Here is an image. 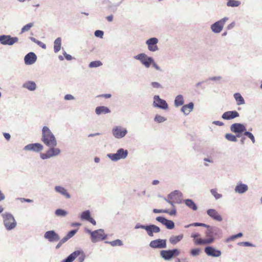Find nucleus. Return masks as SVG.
<instances>
[{
    "label": "nucleus",
    "instance_id": "nucleus-1",
    "mask_svg": "<svg viewBox=\"0 0 262 262\" xmlns=\"http://www.w3.org/2000/svg\"><path fill=\"white\" fill-rule=\"evenodd\" d=\"M206 238H201L195 240V245H209L213 243L216 237H221L222 235V232L221 229L216 226H209L205 231Z\"/></svg>",
    "mask_w": 262,
    "mask_h": 262
},
{
    "label": "nucleus",
    "instance_id": "nucleus-2",
    "mask_svg": "<svg viewBox=\"0 0 262 262\" xmlns=\"http://www.w3.org/2000/svg\"><path fill=\"white\" fill-rule=\"evenodd\" d=\"M41 141L47 146H57V144L54 135L47 126H44L42 128Z\"/></svg>",
    "mask_w": 262,
    "mask_h": 262
},
{
    "label": "nucleus",
    "instance_id": "nucleus-3",
    "mask_svg": "<svg viewBox=\"0 0 262 262\" xmlns=\"http://www.w3.org/2000/svg\"><path fill=\"white\" fill-rule=\"evenodd\" d=\"M134 58L139 60L141 63L146 68H149L151 65L155 68L156 70L162 72L160 67L155 62L151 57L148 56L145 53H140L134 56Z\"/></svg>",
    "mask_w": 262,
    "mask_h": 262
},
{
    "label": "nucleus",
    "instance_id": "nucleus-4",
    "mask_svg": "<svg viewBox=\"0 0 262 262\" xmlns=\"http://www.w3.org/2000/svg\"><path fill=\"white\" fill-rule=\"evenodd\" d=\"M3 217L4 226L7 230H11L16 226V222L12 214L6 212L3 214Z\"/></svg>",
    "mask_w": 262,
    "mask_h": 262
},
{
    "label": "nucleus",
    "instance_id": "nucleus-5",
    "mask_svg": "<svg viewBox=\"0 0 262 262\" xmlns=\"http://www.w3.org/2000/svg\"><path fill=\"white\" fill-rule=\"evenodd\" d=\"M135 229H142L145 230L149 236H153L154 233H158L161 231L160 228L158 226L154 224L144 225L138 223L135 226Z\"/></svg>",
    "mask_w": 262,
    "mask_h": 262
},
{
    "label": "nucleus",
    "instance_id": "nucleus-6",
    "mask_svg": "<svg viewBox=\"0 0 262 262\" xmlns=\"http://www.w3.org/2000/svg\"><path fill=\"white\" fill-rule=\"evenodd\" d=\"M56 146H48L49 149L45 153L40 154V158L42 160H46L58 156L60 154L61 150L59 148H56Z\"/></svg>",
    "mask_w": 262,
    "mask_h": 262
},
{
    "label": "nucleus",
    "instance_id": "nucleus-7",
    "mask_svg": "<svg viewBox=\"0 0 262 262\" xmlns=\"http://www.w3.org/2000/svg\"><path fill=\"white\" fill-rule=\"evenodd\" d=\"M128 154V152L127 149L121 148L117 150L116 153L108 154L107 157L113 161H117L120 159H125Z\"/></svg>",
    "mask_w": 262,
    "mask_h": 262
},
{
    "label": "nucleus",
    "instance_id": "nucleus-8",
    "mask_svg": "<svg viewBox=\"0 0 262 262\" xmlns=\"http://www.w3.org/2000/svg\"><path fill=\"white\" fill-rule=\"evenodd\" d=\"M180 251L178 249H173L168 250H161L160 251L161 256L165 260H170L172 258L178 256Z\"/></svg>",
    "mask_w": 262,
    "mask_h": 262
},
{
    "label": "nucleus",
    "instance_id": "nucleus-9",
    "mask_svg": "<svg viewBox=\"0 0 262 262\" xmlns=\"http://www.w3.org/2000/svg\"><path fill=\"white\" fill-rule=\"evenodd\" d=\"M228 19V17H225L216 21L210 26L211 30L214 33H220L222 31L224 25Z\"/></svg>",
    "mask_w": 262,
    "mask_h": 262
},
{
    "label": "nucleus",
    "instance_id": "nucleus-10",
    "mask_svg": "<svg viewBox=\"0 0 262 262\" xmlns=\"http://www.w3.org/2000/svg\"><path fill=\"white\" fill-rule=\"evenodd\" d=\"M230 130L237 135V137L239 138L242 134L246 130V128L244 124L240 123H235L231 125L230 127Z\"/></svg>",
    "mask_w": 262,
    "mask_h": 262
},
{
    "label": "nucleus",
    "instance_id": "nucleus-11",
    "mask_svg": "<svg viewBox=\"0 0 262 262\" xmlns=\"http://www.w3.org/2000/svg\"><path fill=\"white\" fill-rule=\"evenodd\" d=\"M18 41L17 37H12L9 35H0V43L3 45L12 46Z\"/></svg>",
    "mask_w": 262,
    "mask_h": 262
},
{
    "label": "nucleus",
    "instance_id": "nucleus-12",
    "mask_svg": "<svg viewBox=\"0 0 262 262\" xmlns=\"http://www.w3.org/2000/svg\"><path fill=\"white\" fill-rule=\"evenodd\" d=\"M127 133V130L126 128L122 127L121 126H115L112 129V134L113 136L117 139H121L124 137Z\"/></svg>",
    "mask_w": 262,
    "mask_h": 262
},
{
    "label": "nucleus",
    "instance_id": "nucleus-13",
    "mask_svg": "<svg viewBox=\"0 0 262 262\" xmlns=\"http://www.w3.org/2000/svg\"><path fill=\"white\" fill-rule=\"evenodd\" d=\"M106 237L107 235L104 233V230L101 229L95 230L92 232V242L93 243L104 240Z\"/></svg>",
    "mask_w": 262,
    "mask_h": 262
},
{
    "label": "nucleus",
    "instance_id": "nucleus-14",
    "mask_svg": "<svg viewBox=\"0 0 262 262\" xmlns=\"http://www.w3.org/2000/svg\"><path fill=\"white\" fill-rule=\"evenodd\" d=\"M153 106L154 107L166 110L168 106L166 101L160 98L159 95H155L154 97Z\"/></svg>",
    "mask_w": 262,
    "mask_h": 262
},
{
    "label": "nucleus",
    "instance_id": "nucleus-15",
    "mask_svg": "<svg viewBox=\"0 0 262 262\" xmlns=\"http://www.w3.org/2000/svg\"><path fill=\"white\" fill-rule=\"evenodd\" d=\"M183 196V193L179 190H174L170 193L167 198L169 200L174 201L176 204H180L182 202V198Z\"/></svg>",
    "mask_w": 262,
    "mask_h": 262
},
{
    "label": "nucleus",
    "instance_id": "nucleus-16",
    "mask_svg": "<svg viewBox=\"0 0 262 262\" xmlns=\"http://www.w3.org/2000/svg\"><path fill=\"white\" fill-rule=\"evenodd\" d=\"M204 252L208 256L219 257L221 255L222 252L220 250L216 249L213 246H207L204 248Z\"/></svg>",
    "mask_w": 262,
    "mask_h": 262
},
{
    "label": "nucleus",
    "instance_id": "nucleus-17",
    "mask_svg": "<svg viewBox=\"0 0 262 262\" xmlns=\"http://www.w3.org/2000/svg\"><path fill=\"white\" fill-rule=\"evenodd\" d=\"M43 148V146L41 144L39 143H30L26 145L24 148V150L39 152L42 150Z\"/></svg>",
    "mask_w": 262,
    "mask_h": 262
},
{
    "label": "nucleus",
    "instance_id": "nucleus-18",
    "mask_svg": "<svg viewBox=\"0 0 262 262\" xmlns=\"http://www.w3.org/2000/svg\"><path fill=\"white\" fill-rule=\"evenodd\" d=\"M149 246L155 249L166 248V240L160 238L153 240L149 243Z\"/></svg>",
    "mask_w": 262,
    "mask_h": 262
},
{
    "label": "nucleus",
    "instance_id": "nucleus-19",
    "mask_svg": "<svg viewBox=\"0 0 262 262\" xmlns=\"http://www.w3.org/2000/svg\"><path fill=\"white\" fill-rule=\"evenodd\" d=\"M45 238L48 239L51 243H54L59 240L58 234L54 230H50L45 232Z\"/></svg>",
    "mask_w": 262,
    "mask_h": 262
},
{
    "label": "nucleus",
    "instance_id": "nucleus-20",
    "mask_svg": "<svg viewBox=\"0 0 262 262\" xmlns=\"http://www.w3.org/2000/svg\"><path fill=\"white\" fill-rule=\"evenodd\" d=\"M158 39L156 37H151L146 41V44L148 46V49L151 52H156L159 50L157 46Z\"/></svg>",
    "mask_w": 262,
    "mask_h": 262
},
{
    "label": "nucleus",
    "instance_id": "nucleus-21",
    "mask_svg": "<svg viewBox=\"0 0 262 262\" xmlns=\"http://www.w3.org/2000/svg\"><path fill=\"white\" fill-rule=\"evenodd\" d=\"M156 220L165 226L168 229H172L174 227V223L172 221L169 220L163 216H158Z\"/></svg>",
    "mask_w": 262,
    "mask_h": 262
},
{
    "label": "nucleus",
    "instance_id": "nucleus-22",
    "mask_svg": "<svg viewBox=\"0 0 262 262\" xmlns=\"http://www.w3.org/2000/svg\"><path fill=\"white\" fill-rule=\"evenodd\" d=\"M37 60V56L33 52H29L24 57L25 63L26 65H32Z\"/></svg>",
    "mask_w": 262,
    "mask_h": 262
},
{
    "label": "nucleus",
    "instance_id": "nucleus-23",
    "mask_svg": "<svg viewBox=\"0 0 262 262\" xmlns=\"http://www.w3.org/2000/svg\"><path fill=\"white\" fill-rule=\"evenodd\" d=\"M239 116V113L236 111H227L223 114L222 118L224 120H231Z\"/></svg>",
    "mask_w": 262,
    "mask_h": 262
},
{
    "label": "nucleus",
    "instance_id": "nucleus-24",
    "mask_svg": "<svg viewBox=\"0 0 262 262\" xmlns=\"http://www.w3.org/2000/svg\"><path fill=\"white\" fill-rule=\"evenodd\" d=\"M207 214L212 219L218 222H221L223 219L219 212L214 209H209L207 210Z\"/></svg>",
    "mask_w": 262,
    "mask_h": 262
},
{
    "label": "nucleus",
    "instance_id": "nucleus-25",
    "mask_svg": "<svg viewBox=\"0 0 262 262\" xmlns=\"http://www.w3.org/2000/svg\"><path fill=\"white\" fill-rule=\"evenodd\" d=\"M54 190L56 192L61 194L67 199H70L71 198V195L68 192V190L61 186H55Z\"/></svg>",
    "mask_w": 262,
    "mask_h": 262
},
{
    "label": "nucleus",
    "instance_id": "nucleus-26",
    "mask_svg": "<svg viewBox=\"0 0 262 262\" xmlns=\"http://www.w3.org/2000/svg\"><path fill=\"white\" fill-rule=\"evenodd\" d=\"M248 189V186L245 184H243L242 182L237 183L235 186L234 191L236 193L239 194H243L245 193Z\"/></svg>",
    "mask_w": 262,
    "mask_h": 262
},
{
    "label": "nucleus",
    "instance_id": "nucleus-27",
    "mask_svg": "<svg viewBox=\"0 0 262 262\" xmlns=\"http://www.w3.org/2000/svg\"><path fill=\"white\" fill-rule=\"evenodd\" d=\"M81 252V250L75 251L70 254L67 258L62 260L61 262H73L77 256L80 255Z\"/></svg>",
    "mask_w": 262,
    "mask_h": 262
},
{
    "label": "nucleus",
    "instance_id": "nucleus-28",
    "mask_svg": "<svg viewBox=\"0 0 262 262\" xmlns=\"http://www.w3.org/2000/svg\"><path fill=\"white\" fill-rule=\"evenodd\" d=\"M194 103L192 102H189L187 104L183 105L181 111L185 115H188L193 109Z\"/></svg>",
    "mask_w": 262,
    "mask_h": 262
},
{
    "label": "nucleus",
    "instance_id": "nucleus-29",
    "mask_svg": "<svg viewBox=\"0 0 262 262\" xmlns=\"http://www.w3.org/2000/svg\"><path fill=\"white\" fill-rule=\"evenodd\" d=\"M22 87L30 91H34L36 90L37 85L33 81H27L23 83Z\"/></svg>",
    "mask_w": 262,
    "mask_h": 262
},
{
    "label": "nucleus",
    "instance_id": "nucleus-30",
    "mask_svg": "<svg viewBox=\"0 0 262 262\" xmlns=\"http://www.w3.org/2000/svg\"><path fill=\"white\" fill-rule=\"evenodd\" d=\"M95 113L97 115L102 114H106L111 113V111L108 107L105 106H97L95 108Z\"/></svg>",
    "mask_w": 262,
    "mask_h": 262
},
{
    "label": "nucleus",
    "instance_id": "nucleus-31",
    "mask_svg": "<svg viewBox=\"0 0 262 262\" xmlns=\"http://www.w3.org/2000/svg\"><path fill=\"white\" fill-rule=\"evenodd\" d=\"M184 103V97L182 95H177L174 100V105L175 107H178L182 106Z\"/></svg>",
    "mask_w": 262,
    "mask_h": 262
},
{
    "label": "nucleus",
    "instance_id": "nucleus-32",
    "mask_svg": "<svg viewBox=\"0 0 262 262\" xmlns=\"http://www.w3.org/2000/svg\"><path fill=\"white\" fill-rule=\"evenodd\" d=\"M233 97L236 101V104L237 105H244L245 104V101L239 93H236L233 95Z\"/></svg>",
    "mask_w": 262,
    "mask_h": 262
},
{
    "label": "nucleus",
    "instance_id": "nucleus-33",
    "mask_svg": "<svg viewBox=\"0 0 262 262\" xmlns=\"http://www.w3.org/2000/svg\"><path fill=\"white\" fill-rule=\"evenodd\" d=\"M184 202L189 208L192 209L194 211L197 210L198 207L192 200L189 199H186L184 200Z\"/></svg>",
    "mask_w": 262,
    "mask_h": 262
},
{
    "label": "nucleus",
    "instance_id": "nucleus-34",
    "mask_svg": "<svg viewBox=\"0 0 262 262\" xmlns=\"http://www.w3.org/2000/svg\"><path fill=\"white\" fill-rule=\"evenodd\" d=\"M61 39L60 37L56 38L54 42V50L55 53L59 52L61 48Z\"/></svg>",
    "mask_w": 262,
    "mask_h": 262
},
{
    "label": "nucleus",
    "instance_id": "nucleus-35",
    "mask_svg": "<svg viewBox=\"0 0 262 262\" xmlns=\"http://www.w3.org/2000/svg\"><path fill=\"white\" fill-rule=\"evenodd\" d=\"M183 235L180 234L177 236H173L170 237L169 242L172 245H176L182 239Z\"/></svg>",
    "mask_w": 262,
    "mask_h": 262
},
{
    "label": "nucleus",
    "instance_id": "nucleus-36",
    "mask_svg": "<svg viewBox=\"0 0 262 262\" xmlns=\"http://www.w3.org/2000/svg\"><path fill=\"white\" fill-rule=\"evenodd\" d=\"M105 243L108 244L113 247L121 246L123 245V242L119 239L111 242L106 241Z\"/></svg>",
    "mask_w": 262,
    "mask_h": 262
},
{
    "label": "nucleus",
    "instance_id": "nucleus-37",
    "mask_svg": "<svg viewBox=\"0 0 262 262\" xmlns=\"http://www.w3.org/2000/svg\"><path fill=\"white\" fill-rule=\"evenodd\" d=\"M80 217L82 220L88 221L91 217L90 211L89 210L83 211L81 214Z\"/></svg>",
    "mask_w": 262,
    "mask_h": 262
},
{
    "label": "nucleus",
    "instance_id": "nucleus-38",
    "mask_svg": "<svg viewBox=\"0 0 262 262\" xmlns=\"http://www.w3.org/2000/svg\"><path fill=\"white\" fill-rule=\"evenodd\" d=\"M55 214L57 216L64 217L68 214V212L64 209H57L55 210Z\"/></svg>",
    "mask_w": 262,
    "mask_h": 262
},
{
    "label": "nucleus",
    "instance_id": "nucleus-39",
    "mask_svg": "<svg viewBox=\"0 0 262 262\" xmlns=\"http://www.w3.org/2000/svg\"><path fill=\"white\" fill-rule=\"evenodd\" d=\"M34 26V23H29L25 26H24L21 29L20 34H23V33L25 32L29 31L30 29Z\"/></svg>",
    "mask_w": 262,
    "mask_h": 262
},
{
    "label": "nucleus",
    "instance_id": "nucleus-40",
    "mask_svg": "<svg viewBox=\"0 0 262 262\" xmlns=\"http://www.w3.org/2000/svg\"><path fill=\"white\" fill-rule=\"evenodd\" d=\"M237 138H238L237 135L235 136L231 134H226L225 135V138L229 141L236 142L237 141Z\"/></svg>",
    "mask_w": 262,
    "mask_h": 262
},
{
    "label": "nucleus",
    "instance_id": "nucleus-41",
    "mask_svg": "<svg viewBox=\"0 0 262 262\" xmlns=\"http://www.w3.org/2000/svg\"><path fill=\"white\" fill-rule=\"evenodd\" d=\"M241 5V2L237 1H229L227 3V6L228 7H238Z\"/></svg>",
    "mask_w": 262,
    "mask_h": 262
},
{
    "label": "nucleus",
    "instance_id": "nucleus-42",
    "mask_svg": "<svg viewBox=\"0 0 262 262\" xmlns=\"http://www.w3.org/2000/svg\"><path fill=\"white\" fill-rule=\"evenodd\" d=\"M210 193L212 195H213L216 200L220 199L222 197V195L221 194L217 192L216 189H211L210 190Z\"/></svg>",
    "mask_w": 262,
    "mask_h": 262
},
{
    "label": "nucleus",
    "instance_id": "nucleus-43",
    "mask_svg": "<svg viewBox=\"0 0 262 262\" xmlns=\"http://www.w3.org/2000/svg\"><path fill=\"white\" fill-rule=\"evenodd\" d=\"M244 135L249 138L253 143H255V139L254 135L249 131L246 130L244 133Z\"/></svg>",
    "mask_w": 262,
    "mask_h": 262
},
{
    "label": "nucleus",
    "instance_id": "nucleus-44",
    "mask_svg": "<svg viewBox=\"0 0 262 262\" xmlns=\"http://www.w3.org/2000/svg\"><path fill=\"white\" fill-rule=\"evenodd\" d=\"M166 118L160 116L159 115H156L154 118V121L158 123H162L166 120Z\"/></svg>",
    "mask_w": 262,
    "mask_h": 262
},
{
    "label": "nucleus",
    "instance_id": "nucleus-45",
    "mask_svg": "<svg viewBox=\"0 0 262 262\" xmlns=\"http://www.w3.org/2000/svg\"><path fill=\"white\" fill-rule=\"evenodd\" d=\"M102 65V63L101 61L97 60L94 61H92L89 64V67L91 68H97Z\"/></svg>",
    "mask_w": 262,
    "mask_h": 262
},
{
    "label": "nucleus",
    "instance_id": "nucleus-46",
    "mask_svg": "<svg viewBox=\"0 0 262 262\" xmlns=\"http://www.w3.org/2000/svg\"><path fill=\"white\" fill-rule=\"evenodd\" d=\"M201 251L200 248H194L190 250V254L192 256H196L199 255Z\"/></svg>",
    "mask_w": 262,
    "mask_h": 262
},
{
    "label": "nucleus",
    "instance_id": "nucleus-47",
    "mask_svg": "<svg viewBox=\"0 0 262 262\" xmlns=\"http://www.w3.org/2000/svg\"><path fill=\"white\" fill-rule=\"evenodd\" d=\"M104 34L103 31L101 30H96L94 32V35L95 36L97 37L102 38Z\"/></svg>",
    "mask_w": 262,
    "mask_h": 262
},
{
    "label": "nucleus",
    "instance_id": "nucleus-48",
    "mask_svg": "<svg viewBox=\"0 0 262 262\" xmlns=\"http://www.w3.org/2000/svg\"><path fill=\"white\" fill-rule=\"evenodd\" d=\"M77 229H73L71 231H70L67 234V236L69 237V238H71L77 232Z\"/></svg>",
    "mask_w": 262,
    "mask_h": 262
},
{
    "label": "nucleus",
    "instance_id": "nucleus-49",
    "mask_svg": "<svg viewBox=\"0 0 262 262\" xmlns=\"http://www.w3.org/2000/svg\"><path fill=\"white\" fill-rule=\"evenodd\" d=\"M151 85L155 89H161L162 88V85L157 82H152L151 83Z\"/></svg>",
    "mask_w": 262,
    "mask_h": 262
},
{
    "label": "nucleus",
    "instance_id": "nucleus-50",
    "mask_svg": "<svg viewBox=\"0 0 262 262\" xmlns=\"http://www.w3.org/2000/svg\"><path fill=\"white\" fill-rule=\"evenodd\" d=\"M193 226L197 227V226H200V227H204L205 228H207L209 225L205 224L204 223H193Z\"/></svg>",
    "mask_w": 262,
    "mask_h": 262
},
{
    "label": "nucleus",
    "instance_id": "nucleus-51",
    "mask_svg": "<svg viewBox=\"0 0 262 262\" xmlns=\"http://www.w3.org/2000/svg\"><path fill=\"white\" fill-rule=\"evenodd\" d=\"M64 99L66 100H72L75 99L74 97L71 94H67L64 96Z\"/></svg>",
    "mask_w": 262,
    "mask_h": 262
},
{
    "label": "nucleus",
    "instance_id": "nucleus-52",
    "mask_svg": "<svg viewBox=\"0 0 262 262\" xmlns=\"http://www.w3.org/2000/svg\"><path fill=\"white\" fill-rule=\"evenodd\" d=\"M240 245L247 246V247H253V245L248 242H243L238 244Z\"/></svg>",
    "mask_w": 262,
    "mask_h": 262
},
{
    "label": "nucleus",
    "instance_id": "nucleus-53",
    "mask_svg": "<svg viewBox=\"0 0 262 262\" xmlns=\"http://www.w3.org/2000/svg\"><path fill=\"white\" fill-rule=\"evenodd\" d=\"M164 200L166 201L167 202H168L169 204H170L171 206L173 208H175V206L174 205V204L175 203H174V201H172L171 200H169L168 198L166 199L165 198H164Z\"/></svg>",
    "mask_w": 262,
    "mask_h": 262
},
{
    "label": "nucleus",
    "instance_id": "nucleus-54",
    "mask_svg": "<svg viewBox=\"0 0 262 262\" xmlns=\"http://www.w3.org/2000/svg\"><path fill=\"white\" fill-rule=\"evenodd\" d=\"M168 211L165 209H154L153 212L157 213H165L167 212Z\"/></svg>",
    "mask_w": 262,
    "mask_h": 262
},
{
    "label": "nucleus",
    "instance_id": "nucleus-55",
    "mask_svg": "<svg viewBox=\"0 0 262 262\" xmlns=\"http://www.w3.org/2000/svg\"><path fill=\"white\" fill-rule=\"evenodd\" d=\"M168 212H166V213H168L170 215H174L176 214V208H172V209L169 211L168 209H166Z\"/></svg>",
    "mask_w": 262,
    "mask_h": 262
},
{
    "label": "nucleus",
    "instance_id": "nucleus-56",
    "mask_svg": "<svg viewBox=\"0 0 262 262\" xmlns=\"http://www.w3.org/2000/svg\"><path fill=\"white\" fill-rule=\"evenodd\" d=\"M80 255V256L78 258V261H79V262H83L84 258H85V254H84V253L82 251Z\"/></svg>",
    "mask_w": 262,
    "mask_h": 262
},
{
    "label": "nucleus",
    "instance_id": "nucleus-57",
    "mask_svg": "<svg viewBox=\"0 0 262 262\" xmlns=\"http://www.w3.org/2000/svg\"><path fill=\"white\" fill-rule=\"evenodd\" d=\"M36 44L43 49H46V45L44 43L42 42L41 41H40L39 40L37 41Z\"/></svg>",
    "mask_w": 262,
    "mask_h": 262
},
{
    "label": "nucleus",
    "instance_id": "nucleus-58",
    "mask_svg": "<svg viewBox=\"0 0 262 262\" xmlns=\"http://www.w3.org/2000/svg\"><path fill=\"white\" fill-rule=\"evenodd\" d=\"M200 236V234L198 233L192 234L191 237L193 238L194 243H195V240L198 239L199 237Z\"/></svg>",
    "mask_w": 262,
    "mask_h": 262
},
{
    "label": "nucleus",
    "instance_id": "nucleus-59",
    "mask_svg": "<svg viewBox=\"0 0 262 262\" xmlns=\"http://www.w3.org/2000/svg\"><path fill=\"white\" fill-rule=\"evenodd\" d=\"M63 55L65 58L68 60H71L73 58L71 55L68 54L66 52H64Z\"/></svg>",
    "mask_w": 262,
    "mask_h": 262
},
{
    "label": "nucleus",
    "instance_id": "nucleus-60",
    "mask_svg": "<svg viewBox=\"0 0 262 262\" xmlns=\"http://www.w3.org/2000/svg\"><path fill=\"white\" fill-rule=\"evenodd\" d=\"M221 79V76H214V77H211L209 78V79L212 80V81H217V80H220Z\"/></svg>",
    "mask_w": 262,
    "mask_h": 262
},
{
    "label": "nucleus",
    "instance_id": "nucleus-61",
    "mask_svg": "<svg viewBox=\"0 0 262 262\" xmlns=\"http://www.w3.org/2000/svg\"><path fill=\"white\" fill-rule=\"evenodd\" d=\"M4 137L7 140L9 141L11 138V136L9 133H3Z\"/></svg>",
    "mask_w": 262,
    "mask_h": 262
},
{
    "label": "nucleus",
    "instance_id": "nucleus-62",
    "mask_svg": "<svg viewBox=\"0 0 262 262\" xmlns=\"http://www.w3.org/2000/svg\"><path fill=\"white\" fill-rule=\"evenodd\" d=\"M212 123L219 126H223L224 125V123L220 121H214Z\"/></svg>",
    "mask_w": 262,
    "mask_h": 262
},
{
    "label": "nucleus",
    "instance_id": "nucleus-63",
    "mask_svg": "<svg viewBox=\"0 0 262 262\" xmlns=\"http://www.w3.org/2000/svg\"><path fill=\"white\" fill-rule=\"evenodd\" d=\"M69 239V237L66 235L63 238H62L60 241L62 243L64 244L67 241H68Z\"/></svg>",
    "mask_w": 262,
    "mask_h": 262
},
{
    "label": "nucleus",
    "instance_id": "nucleus-64",
    "mask_svg": "<svg viewBox=\"0 0 262 262\" xmlns=\"http://www.w3.org/2000/svg\"><path fill=\"white\" fill-rule=\"evenodd\" d=\"M91 223L93 225H95L96 224V222L95 221V220L91 217L90 218V219L88 221Z\"/></svg>",
    "mask_w": 262,
    "mask_h": 262
}]
</instances>
